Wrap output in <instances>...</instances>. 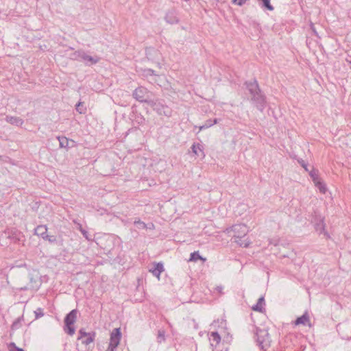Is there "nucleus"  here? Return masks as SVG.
<instances>
[{"label": "nucleus", "instance_id": "1", "mask_svg": "<svg viewBox=\"0 0 351 351\" xmlns=\"http://www.w3.org/2000/svg\"><path fill=\"white\" fill-rule=\"evenodd\" d=\"M227 234L233 233L232 237L234 242L241 247H247L250 244V241L247 239L241 240L248 232V228L245 224H235L226 230Z\"/></svg>", "mask_w": 351, "mask_h": 351}, {"label": "nucleus", "instance_id": "2", "mask_svg": "<svg viewBox=\"0 0 351 351\" xmlns=\"http://www.w3.org/2000/svg\"><path fill=\"white\" fill-rule=\"evenodd\" d=\"M77 311L73 309L70 311L64 318V330L68 335L72 336L75 334V329L73 326L74 323L77 319Z\"/></svg>", "mask_w": 351, "mask_h": 351}, {"label": "nucleus", "instance_id": "3", "mask_svg": "<svg viewBox=\"0 0 351 351\" xmlns=\"http://www.w3.org/2000/svg\"><path fill=\"white\" fill-rule=\"evenodd\" d=\"M256 341L261 349L266 350L270 346V337L267 330L256 329Z\"/></svg>", "mask_w": 351, "mask_h": 351}, {"label": "nucleus", "instance_id": "4", "mask_svg": "<svg viewBox=\"0 0 351 351\" xmlns=\"http://www.w3.org/2000/svg\"><path fill=\"white\" fill-rule=\"evenodd\" d=\"M121 337L120 328H114L110 334V343L106 351H115L116 348L120 343Z\"/></svg>", "mask_w": 351, "mask_h": 351}, {"label": "nucleus", "instance_id": "5", "mask_svg": "<svg viewBox=\"0 0 351 351\" xmlns=\"http://www.w3.org/2000/svg\"><path fill=\"white\" fill-rule=\"evenodd\" d=\"M149 92L144 86H139L136 88L132 93L133 97L140 101L146 102L149 98Z\"/></svg>", "mask_w": 351, "mask_h": 351}, {"label": "nucleus", "instance_id": "6", "mask_svg": "<svg viewBox=\"0 0 351 351\" xmlns=\"http://www.w3.org/2000/svg\"><path fill=\"white\" fill-rule=\"evenodd\" d=\"M251 101L260 111H263L265 108L266 98L261 90L252 96Z\"/></svg>", "mask_w": 351, "mask_h": 351}, {"label": "nucleus", "instance_id": "7", "mask_svg": "<svg viewBox=\"0 0 351 351\" xmlns=\"http://www.w3.org/2000/svg\"><path fill=\"white\" fill-rule=\"evenodd\" d=\"M154 110L159 115H164L167 117H169L171 116V112H172L171 109L169 106L164 105L160 102L154 103Z\"/></svg>", "mask_w": 351, "mask_h": 351}, {"label": "nucleus", "instance_id": "8", "mask_svg": "<svg viewBox=\"0 0 351 351\" xmlns=\"http://www.w3.org/2000/svg\"><path fill=\"white\" fill-rule=\"evenodd\" d=\"M100 60V58L95 56H90L86 53L84 50H82L80 61L83 62L86 65L90 66L95 64Z\"/></svg>", "mask_w": 351, "mask_h": 351}, {"label": "nucleus", "instance_id": "9", "mask_svg": "<svg viewBox=\"0 0 351 351\" xmlns=\"http://www.w3.org/2000/svg\"><path fill=\"white\" fill-rule=\"evenodd\" d=\"M245 85L246 86V88L248 90L251 97L261 90L256 80L250 82H246Z\"/></svg>", "mask_w": 351, "mask_h": 351}, {"label": "nucleus", "instance_id": "10", "mask_svg": "<svg viewBox=\"0 0 351 351\" xmlns=\"http://www.w3.org/2000/svg\"><path fill=\"white\" fill-rule=\"evenodd\" d=\"M164 271V266L162 263H157L153 265V267L149 269V271L151 272L153 276L157 277L160 280V275Z\"/></svg>", "mask_w": 351, "mask_h": 351}, {"label": "nucleus", "instance_id": "11", "mask_svg": "<svg viewBox=\"0 0 351 351\" xmlns=\"http://www.w3.org/2000/svg\"><path fill=\"white\" fill-rule=\"evenodd\" d=\"M209 339L210 341V346L213 348H213V350L215 351L217 346L219 345L221 341V337L217 332H212L210 335Z\"/></svg>", "mask_w": 351, "mask_h": 351}, {"label": "nucleus", "instance_id": "12", "mask_svg": "<svg viewBox=\"0 0 351 351\" xmlns=\"http://www.w3.org/2000/svg\"><path fill=\"white\" fill-rule=\"evenodd\" d=\"M5 121L8 123L16 126H21L24 123L23 120L20 117L9 115L6 116Z\"/></svg>", "mask_w": 351, "mask_h": 351}, {"label": "nucleus", "instance_id": "13", "mask_svg": "<svg viewBox=\"0 0 351 351\" xmlns=\"http://www.w3.org/2000/svg\"><path fill=\"white\" fill-rule=\"evenodd\" d=\"M36 235L41 237L43 239H46L47 237V228L46 226H38L34 230Z\"/></svg>", "mask_w": 351, "mask_h": 351}, {"label": "nucleus", "instance_id": "14", "mask_svg": "<svg viewBox=\"0 0 351 351\" xmlns=\"http://www.w3.org/2000/svg\"><path fill=\"white\" fill-rule=\"evenodd\" d=\"M315 228L316 231H317L319 234L323 233L328 237V233L325 231L324 218L319 217V220L318 222L315 223Z\"/></svg>", "mask_w": 351, "mask_h": 351}, {"label": "nucleus", "instance_id": "15", "mask_svg": "<svg viewBox=\"0 0 351 351\" xmlns=\"http://www.w3.org/2000/svg\"><path fill=\"white\" fill-rule=\"evenodd\" d=\"M264 306H265V298L263 296H261L258 300L257 303L252 307V309L254 311L263 312L264 310Z\"/></svg>", "mask_w": 351, "mask_h": 351}, {"label": "nucleus", "instance_id": "16", "mask_svg": "<svg viewBox=\"0 0 351 351\" xmlns=\"http://www.w3.org/2000/svg\"><path fill=\"white\" fill-rule=\"evenodd\" d=\"M308 322H309V317L307 313H305L302 316L298 317L295 322L296 325L303 324L306 325Z\"/></svg>", "mask_w": 351, "mask_h": 351}, {"label": "nucleus", "instance_id": "17", "mask_svg": "<svg viewBox=\"0 0 351 351\" xmlns=\"http://www.w3.org/2000/svg\"><path fill=\"white\" fill-rule=\"evenodd\" d=\"M165 19L167 23L170 24L177 23L178 22V19L176 18L173 12H172L167 13Z\"/></svg>", "mask_w": 351, "mask_h": 351}, {"label": "nucleus", "instance_id": "18", "mask_svg": "<svg viewBox=\"0 0 351 351\" xmlns=\"http://www.w3.org/2000/svg\"><path fill=\"white\" fill-rule=\"evenodd\" d=\"M315 186L319 189V192L322 194H325L327 191V187L326 184L321 180L314 183Z\"/></svg>", "mask_w": 351, "mask_h": 351}, {"label": "nucleus", "instance_id": "19", "mask_svg": "<svg viewBox=\"0 0 351 351\" xmlns=\"http://www.w3.org/2000/svg\"><path fill=\"white\" fill-rule=\"evenodd\" d=\"M218 122H219V119H215L213 120L208 119V120L206 121V122L202 126L199 127V130H202L204 129H207V128L211 127L212 125H213L214 124L217 123Z\"/></svg>", "mask_w": 351, "mask_h": 351}, {"label": "nucleus", "instance_id": "20", "mask_svg": "<svg viewBox=\"0 0 351 351\" xmlns=\"http://www.w3.org/2000/svg\"><path fill=\"white\" fill-rule=\"evenodd\" d=\"M261 3V7L269 11L274 10V7L270 3V0H258Z\"/></svg>", "mask_w": 351, "mask_h": 351}, {"label": "nucleus", "instance_id": "21", "mask_svg": "<svg viewBox=\"0 0 351 351\" xmlns=\"http://www.w3.org/2000/svg\"><path fill=\"white\" fill-rule=\"evenodd\" d=\"M198 260H202L203 261H206V258H202L198 252H194L191 254L189 261L196 262Z\"/></svg>", "mask_w": 351, "mask_h": 351}, {"label": "nucleus", "instance_id": "22", "mask_svg": "<svg viewBox=\"0 0 351 351\" xmlns=\"http://www.w3.org/2000/svg\"><path fill=\"white\" fill-rule=\"evenodd\" d=\"M58 139L59 141L60 147L62 148H66L69 145V139L64 136L62 137H58Z\"/></svg>", "mask_w": 351, "mask_h": 351}, {"label": "nucleus", "instance_id": "23", "mask_svg": "<svg viewBox=\"0 0 351 351\" xmlns=\"http://www.w3.org/2000/svg\"><path fill=\"white\" fill-rule=\"evenodd\" d=\"M309 176L311 178L313 183L320 180L319 177L318 171L315 169H313L311 171H309Z\"/></svg>", "mask_w": 351, "mask_h": 351}, {"label": "nucleus", "instance_id": "24", "mask_svg": "<svg viewBox=\"0 0 351 351\" xmlns=\"http://www.w3.org/2000/svg\"><path fill=\"white\" fill-rule=\"evenodd\" d=\"M165 341V331L164 330H159L158 331L157 341L160 343Z\"/></svg>", "mask_w": 351, "mask_h": 351}, {"label": "nucleus", "instance_id": "25", "mask_svg": "<svg viewBox=\"0 0 351 351\" xmlns=\"http://www.w3.org/2000/svg\"><path fill=\"white\" fill-rule=\"evenodd\" d=\"M82 50L75 51L70 54V58L73 60L80 61Z\"/></svg>", "mask_w": 351, "mask_h": 351}, {"label": "nucleus", "instance_id": "26", "mask_svg": "<svg viewBox=\"0 0 351 351\" xmlns=\"http://www.w3.org/2000/svg\"><path fill=\"white\" fill-rule=\"evenodd\" d=\"M85 339L82 340V343L85 345H88L94 341V335H91L88 334V336L84 337Z\"/></svg>", "mask_w": 351, "mask_h": 351}, {"label": "nucleus", "instance_id": "27", "mask_svg": "<svg viewBox=\"0 0 351 351\" xmlns=\"http://www.w3.org/2000/svg\"><path fill=\"white\" fill-rule=\"evenodd\" d=\"M75 109L80 114H84L86 111V108H83V104L82 102H78L76 104Z\"/></svg>", "mask_w": 351, "mask_h": 351}, {"label": "nucleus", "instance_id": "28", "mask_svg": "<svg viewBox=\"0 0 351 351\" xmlns=\"http://www.w3.org/2000/svg\"><path fill=\"white\" fill-rule=\"evenodd\" d=\"M191 149H192L193 152L195 155H197V156H199V154H198V152H197V151H198V150H199L200 152H202V148H201V145H200L199 144H197V145H196V144H193V145H192Z\"/></svg>", "mask_w": 351, "mask_h": 351}, {"label": "nucleus", "instance_id": "29", "mask_svg": "<svg viewBox=\"0 0 351 351\" xmlns=\"http://www.w3.org/2000/svg\"><path fill=\"white\" fill-rule=\"evenodd\" d=\"M134 224L139 229H145L146 228V224L143 221H141V220L135 221Z\"/></svg>", "mask_w": 351, "mask_h": 351}, {"label": "nucleus", "instance_id": "30", "mask_svg": "<svg viewBox=\"0 0 351 351\" xmlns=\"http://www.w3.org/2000/svg\"><path fill=\"white\" fill-rule=\"evenodd\" d=\"M45 240H47L51 243H54L57 241L56 236L48 235V234H47V237H46Z\"/></svg>", "mask_w": 351, "mask_h": 351}, {"label": "nucleus", "instance_id": "31", "mask_svg": "<svg viewBox=\"0 0 351 351\" xmlns=\"http://www.w3.org/2000/svg\"><path fill=\"white\" fill-rule=\"evenodd\" d=\"M35 314L36 318L41 317L44 315L43 311L41 308H37L36 311H35Z\"/></svg>", "mask_w": 351, "mask_h": 351}, {"label": "nucleus", "instance_id": "32", "mask_svg": "<svg viewBox=\"0 0 351 351\" xmlns=\"http://www.w3.org/2000/svg\"><path fill=\"white\" fill-rule=\"evenodd\" d=\"M247 0H233L232 1V3H234L235 5H239V6H241L243 5V4H245V3L246 2Z\"/></svg>", "mask_w": 351, "mask_h": 351}, {"label": "nucleus", "instance_id": "33", "mask_svg": "<svg viewBox=\"0 0 351 351\" xmlns=\"http://www.w3.org/2000/svg\"><path fill=\"white\" fill-rule=\"evenodd\" d=\"M10 346L14 348V350H10V351H24L22 348H18L14 343H11Z\"/></svg>", "mask_w": 351, "mask_h": 351}, {"label": "nucleus", "instance_id": "34", "mask_svg": "<svg viewBox=\"0 0 351 351\" xmlns=\"http://www.w3.org/2000/svg\"><path fill=\"white\" fill-rule=\"evenodd\" d=\"M79 332L80 335V336L79 337V339H83L85 337L88 336V335L89 334V333H87L85 331H84L82 329H81Z\"/></svg>", "mask_w": 351, "mask_h": 351}, {"label": "nucleus", "instance_id": "35", "mask_svg": "<svg viewBox=\"0 0 351 351\" xmlns=\"http://www.w3.org/2000/svg\"><path fill=\"white\" fill-rule=\"evenodd\" d=\"M145 75H155L154 74V71L151 69H146V70H145Z\"/></svg>", "mask_w": 351, "mask_h": 351}, {"label": "nucleus", "instance_id": "36", "mask_svg": "<svg viewBox=\"0 0 351 351\" xmlns=\"http://www.w3.org/2000/svg\"><path fill=\"white\" fill-rule=\"evenodd\" d=\"M81 232L87 240H90L88 237V233L86 230H85L84 229H81Z\"/></svg>", "mask_w": 351, "mask_h": 351}, {"label": "nucleus", "instance_id": "37", "mask_svg": "<svg viewBox=\"0 0 351 351\" xmlns=\"http://www.w3.org/2000/svg\"><path fill=\"white\" fill-rule=\"evenodd\" d=\"M299 163L301 165V166L302 167L304 168V169L306 171H308V167H307V164L303 160H302L301 161H299Z\"/></svg>", "mask_w": 351, "mask_h": 351}, {"label": "nucleus", "instance_id": "38", "mask_svg": "<svg viewBox=\"0 0 351 351\" xmlns=\"http://www.w3.org/2000/svg\"><path fill=\"white\" fill-rule=\"evenodd\" d=\"M223 287L221 286V285H219V286H217L216 288H215V290L219 293V294H223Z\"/></svg>", "mask_w": 351, "mask_h": 351}, {"label": "nucleus", "instance_id": "39", "mask_svg": "<svg viewBox=\"0 0 351 351\" xmlns=\"http://www.w3.org/2000/svg\"><path fill=\"white\" fill-rule=\"evenodd\" d=\"M78 225H79V230H80V231L81 232V229H83V228H82V225H81V224L78 223Z\"/></svg>", "mask_w": 351, "mask_h": 351}, {"label": "nucleus", "instance_id": "40", "mask_svg": "<svg viewBox=\"0 0 351 351\" xmlns=\"http://www.w3.org/2000/svg\"><path fill=\"white\" fill-rule=\"evenodd\" d=\"M311 29H313V31L315 33V29L313 28V26L311 27Z\"/></svg>", "mask_w": 351, "mask_h": 351}]
</instances>
